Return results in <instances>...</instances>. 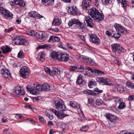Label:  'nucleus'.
<instances>
[{
	"instance_id": "7ed1b4c3",
	"label": "nucleus",
	"mask_w": 134,
	"mask_h": 134,
	"mask_svg": "<svg viewBox=\"0 0 134 134\" xmlns=\"http://www.w3.org/2000/svg\"><path fill=\"white\" fill-rule=\"evenodd\" d=\"M42 84L36 83L34 85L33 87H31L29 85H28L26 86V88L28 91L33 95H36L37 92L35 90L39 91L43 90Z\"/></svg>"
},
{
	"instance_id": "58836bf2",
	"label": "nucleus",
	"mask_w": 134,
	"mask_h": 134,
	"mask_svg": "<svg viewBox=\"0 0 134 134\" xmlns=\"http://www.w3.org/2000/svg\"><path fill=\"white\" fill-rule=\"evenodd\" d=\"M18 58H23L24 57V53H23L22 50H20L19 52L18 53Z\"/></svg>"
},
{
	"instance_id": "412c9836",
	"label": "nucleus",
	"mask_w": 134,
	"mask_h": 134,
	"mask_svg": "<svg viewBox=\"0 0 134 134\" xmlns=\"http://www.w3.org/2000/svg\"><path fill=\"white\" fill-rule=\"evenodd\" d=\"M1 48L4 53L10 52L12 50V48L10 47L7 45L1 47Z\"/></svg>"
},
{
	"instance_id": "c756f323",
	"label": "nucleus",
	"mask_w": 134,
	"mask_h": 134,
	"mask_svg": "<svg viewBox=\"0 0 134 134\" xmlns=\"http://www.w3.org/2000/svg\"><path fill=\"white\" fill-rule=\"evenodd\" d=\"M16 4L20 6L24 7L25 5V3L24 1L22 0H16Z\"/></svg>"
},
{
	"instance_id": "5fc2aeb1",
	"label": "nucleus",
	"mask_w": 134,
	"mask_h": 134,
	"mask_svg": "<svg viewBox=\"0 0 134 134\" xmlns=\"http://www.w3.org/2000/svg\"><path fill=\"white\" fill-rule=\"evenodd\" d=\"M94 5L98 7L100 3V2L99 0H95Z\"/></svg>"
},
{
	"instance_id": "2eb2a0df",
	"label": "nucleus",
	"mask_w": 134,
	"mask_h": 134,
	"mask_svg": "<svg viewBox=\"0 0 134 134\" xmlns=\"http://www.w3.org/2000/svg\"><path fill=\"white\" fill-rule=\"evenodd\" d=\"M86 21L88 26L91 28L94 26L92 20L89 16H86L85 18V21ZM85 23V22H84Z\"/></svg>"
},
{
	"instance_id": "c03bdc74",
	"label": "nucleus",
	"mask_w": 134,
	"mask_h": 134,
	"mask_svg": "<svg viewBox=\"0 0 134 134\" xmlns=\"http://www.w3.org/2000/svg\"><path fill=\"white\" fill-rule=\"evenodd\" d=\"M89 127L88 126H84L82 127L80 129V130L82 131H85L88 130V129Z\"/></svg>"
},
{
	"instance_id": "e433bc0d",
	"label": "nucleus",
	"mask_w": 134,
	"mask_h": 134,
	"mask_svg": "<svg viewBox=\"0 0 134 134\" xmlns=\"http://www.w3.org/2000/svg\"><path fill=\"white\" fill-rule=\"evenodd\" d=\"M126 85L129 88L133 89L134 90V84L130 82H127L126 83Z\"/></svg>"
},
{
	"instance_id": "680f3d73",
	"label": "nucleus",
	"mask_w": 134,
	"mask_h": 134,
	"mask_svg": "<svg viewBox=\"0 0 134 134\" xmlns=\"http://www.w3.org/2000/svg\"><path fill=\"white\" fill-rule=\"evenodd\" d=\"M52 112L53 113L55 114L57 116L59 112L54 109H51Z\"/></svg>"
},
{
	"instance_id": "4c0bfd02",
	"label": "nucleus",
	"mask_w": 134,
	"mask_h": 134,
	"mask_svg": "<svg viewBox=\"0 0 134 134\" xmlns=\"http://www.w3.org/2000/svg\"><path fill=\"white\" fill-rule=\"evenodd\" d=\"M114 26L116 31L118 32L122 26L120 24L117 23L115 24Z\"/></svg>"
},
{
	"instance_id": "774afa93",
	"label": "nucleus",
	"mask_w": 134,
	"mask_h": 134,
	"mask_svg": "<svg viewBox=\"0 0 134 134\" xmlns=\"http://www.w3.org/2000/svg\"><path fill=\"white\" fill-rule=\"evenodd\" d=\"M105 34L108 36H110L111 35V33L108 31H107L105 32Z\"/></svg>"
},
{
	"instance_id": "1a4fd4ad",
	"label": "nucleus",
	"mask_w": 134,
	"mask_h": 134,
	"mask_svg": "<svg viewBox=\"0 0 134 134\" xmlns=\"http://www.w3.org/2000/svg\"><path fill=\"white\" fill-rule=\"evenodd\" d=\"M90 40L91 42L95 44L96 45H99L100 41L99 38L96 35L91 34L89 36Z\"/></svg>"
},
{
	"instance_id": "4468645a",
	"label": "nucleus",
	"mask_w": 134,
	"mask_h": 134,
	"mask_svg": "<svg viewBox=\"0 0 134 134\" xmlns=\"http://www.w3.org/2000/svg\"><path fill=\"white\" fill-rule=\"evenodd\" d=\"M69 57L68 54L66 53H64L60 54L59 60L64 62H67L69 60Z\"/></svg>"
},
{
	"instance_id": "338daca9",
	"label": "nucleus",
	"mask_w": 134,
	"mask_h": 134,
	"mask_svg": "<svg viewBox=\"0 0 134 134\" xmlns=\"http://www.w3.org/2000/svg\"><path fill=\"white\" fill-rule=\"evenodd\" d=\"M84 93L86 94H90L89 91L88 90H85L83 91Z\"/></svg>"
},
{
	"instance_id": "a211bd4d",
	"label": "nucleus",
	"mask_w": 134,
	"mask_h": 134,
	"mask_svg": "<svg viewBox=\"0 0 134 134\" xmlns=\"http://www.w3.org/2000/svg\"><path fill=\"white\" fill-rule=\"evenodd\" d=\"M90 71L91 72H94L96 75H103L104 74V72L98 69L91 68Z\"/></svg>"
},
{
	"instance_id": "39448f33",
	"label": "nucleus",
	"mask_w": 134,
	"mask_h": 134,
	"mask_svg": "<svg viewBox=\"0 0 134 134\" xmlns=\"http://www.w3.org/2000/svg\"><path fill=\"white\" fill-rule=\"evenodd\" d=\"M0 14L6 19L11 18L13 15L12 13L2 7H0Z\"/></svg>"
},
{
	"instance_id": "473e14b6",
	"label": "nucleus",
	"mask_w": 134,
	"mask_h": 134,
	"mask_svg": "<svg viewBox=\"0 0 134 134\" xmlns=\"http://www.w3.org/2000/svg\"><path fill=\"white\" fill-rule=\"evenodd\" d=\"M77 68L80 70H87L90 71L91 68L88 66H84L83 65H80L79 66L78 65Z\"/></svg>"
},
{
	"instance_id": "dca6fc26",
	"label": "nucleus",
	"mask_w": 134,
	"mask_h": 134,
	"mask_svg": "<svg viewBox=\"0 0 134 134\" xmlns=\"http://www.w3.org/2000/svg\"><path fill=\"white\" fill-rule=\"evenodd\" d=\"M62 23V21L60 17L56 16L54 19L52 25L53 26H58L60 25Z\"/></svg>"
},
{
	"instance_id": "e2e57ef3",
	"label": "nucleus",
	"mask_w": 134,
	"mask_h": 134,
	"mask_svg": "<svg viewBox=\"0 0 134 134\" xmlns=\"http://www.w3.org/2000/svg\"><path fill=\"white\" fill-rule=\"evenodd\" d=\"M65 73H63L62 72L61 73L60 72V75H58V76H59L61 78H64L65 77V75H64Z\"/></svg>"
},
{
	"instance_id": "72a5a7b5",
	"label": "nucleus",
	"mask_w": 134,
	"mask_h": 134,
	"mask_svg": "<svg viewBox=\"0 0 134 134\" xmlns=\"http://www.w3.org/2000/svg\"><path fill=\"white\" fill-rule=\"evenodd\" d=\"M111 99H113L114 101L116 104L118 103H119L120 102H121V101L122 100L121 99L118 98L117 97H113L112 98H111L109 99L110 100Z\"/></svg>"
},
{
	"instance_id": "2f4dec72",
	"label": "nucleus",
	"mask_w": 134,
	"mask_h": 134,
	"mask_svg": "<svg viewBox=\"0 0 134 134\" xmlns=\"http://www.w3.org/2000/svg\"><path fill=\"white\" fill-rule=\"evenodd\" d=\"M119 105L118 107V108L119 109L121 110L124 108H125L126 107V105L124 102L123 101V100L120 102L119 103Z\"/></svg>"
},
{
	"instance_id": "8fccbe9b",
	"label": "nucleus",
	"mask_w": 134,
	"mask_h": 134,
	"mask_svg": "<svg viewBox=\"0 0 134 134\" xmlns=\"http://www.w3.org/2000/svg\"><path fill=\"white\" fill-rule=\"evenodd\" d=\"M77 69V68L75 66H70V70L71 72L75 71Z\"/></svg>"
},
{
	"instance_id": "603ef678",
	"label": "nucleus",
	"mask_w": 134,
	"mask_h": 134,
	"mask_svg": "<svg viewBox=\"0 0 134 134\" xmlns=\"http://www.w3.org/2000/svg\"><path fill=\"white\" fill-rule=\"evenodd\" d=\"M15 118L17 119H19L24 118V116L21 115L20 114H16Z\"/></svg>"
},
{
	"instance_id": "6e6552de",
	"label": "nucleus",
	"mask_w": 134,
	"mask_h": 134,
	"mask_svg": "<svg viewBox=\"0 0 134 134\" xmlns=\"http://www.w3.org/2000/svg\"><path fill=\"white\" fill-rule=\"evenodd\" d=\"M20 73L22 77L26 78L29 75L28 69L26 66H23L21 68L20 71Z\"/></svg>"
},
{
	"instance_id": "49530a36",
	"label": "nucleus",
	"mask_w": 134,
	"mask_h": 134,
	"mask_svg": "<svg viewBox=\"0 0 134 134\" xmlns=\"http://www.w3.org/2000/svg\"><path fill=\"white\" fill-rule=\"evenodd\" d=\"M16 0H14L13 1H11L10 2L11 5L12 6L14 7L15 8H17L18 7L17 6V4H16Z\"/></svg>"
},
{
	"instance_id": "ea45409f",
	"label": "nucleus",
	"mask_w": 134,
	"mask_h": 134,
	"mask_svg": "<svg viewBox=\"0 0 134 134\" xmlns=\"http://www.w3.org/2000/svg\"><path fill=\"white\" fill-rule=\"evenodd\" d=\"M79 26H80L79 28L80 29L82 30H85V27L84 26V25L80 21L79 23L78 24Z\"/></svg>"
},
{
	"instance_id": "aec40b11",
	"label": "nucleus",
	"mask_w": 134,
	"mask_h": 134,
	"mask_svg": "<svg viewBox=\"0 0 134 134\" xmlns=\"http://www.w3.org/2000/svg\"><path fill=\"white\" fill-rule=\"evenodd\" d=\"M76 83L81 86H82L85 83V81L82 79V76L81 75H80L78 76Z\"/></svg>"
},
{
	"instance_id": "864d4df0",
	"label": "nucleus",
	"mask_w": 134,
	"mask_h": 134,
	"mask_svg": "<svg viewBox=\"0 0 134 134\" xmlns=\"http://www.w3.org/2000/svg\"><path fill=\"white\" fill-rule=\"evenodd\" d=\"M117 90L120 92H122L124 91V89L123 87L119 86L117 88Z\"/></svg>"
},
{
	"instance_id": "bf43d9fd",
	"label": "nucleus",
	"mask_w": 134,
	"mask_h": 134,
	"mask_svg": "<svg viewBox=\"0 0 134 134\" xmlns=\"http://www.w3.org/2000/svg\"><path fill=\"white\" fill-rule=\"evenodd\" d=\"M128 99L131 101H134V95L129 96L128 97Z\"/></svg>"
},
{
	"instance_id": "423d86ee",
	"label": "nucleus",
	"mask_w": 134,
	"mask_h": 134,
	"mask_svg": "<svg viewBox=\"0 0 134 134\" xmlns=\"http://www.w3.org/2000/svg\"><path fill=\"white\" fill-rule=\"evenodd\" d=\"M96 80L98 82L103 83L105 85L111 86L114 84L112 80L105 77L97 78Z\"/></svg>"
},
{
	"instance_id": "a878e982",
	"label": "nucleus",
	"mask_w": 134,
	"mask_h": 134,
	"mask_svg": "<svg viewBox=\"0 0 134 134\" xmlns=\"http://www.w3.org/2000/svg\"><path fill=\"white\" fill-rule=\"evenodd\" d=\"M54 0H42L43 4L46 5H52L54 3Z\"/></svg>"
},
{
	"instance_id": "79ce46f5",
	"label": "nucleus",
	"mask_w": 134,
	"mask_h": 134,
	"mask_svg": "<svg viewBox=\"0 0 134 134\" xmlns=\"http://www.w3.org/2000/svg\"><path fill=\"white\" fill-rule=\"evenodd\" d=\"M103 103L102 100L100 99H97L96 100V104L98 105H100Z\"/></svg>"
},
{
	"instance_id": "b1692460",
	"label": "nucleus",
	"mask_w": 134,
	"mask_h": 134,
	"mask_svg": "<svg viewBox=\"0 0 134 134\" xmlns=\"http://www.w3.org/2000/svg\"><path fill=\"white\" fill-rule=\"evenodd\" d=\"M117 1L120 6H121L124 9L126 8L127 5V0H117Z\"/></svg>"
},
{
	"instance_id": "9d476101",
	"label": "nucleus",
	"mask_w": 134,
	"mask_h": 134,
	"mask_svg": "<svg viewBox=\"0 0 134 134\" xmlns=\"http://www.w3.org/2000/svg\"><path fill=\"white\" fill-rule=\"evenodd\" d=\"M55 105L57 108L60 111L63 112L67 110V108L61 102H56Z\"/></svg>"
},
{
	"instance_id": "6ab92c4d",
	"label": "nucleus",
	"mask_w": 134,
	"mask_h": 134,
	"mask_svg": "<svg viewBox=\"0 0 134 134\" xmlns=\"http://www.w3.org/2000/svg\"><path fill=\"white\" fill-rule=\"evenodd\" d=\"M69 112V111L68 110H66V113H60L59 112L56 116L58 119H62L64 118L69 116L68 113Z\"/></svg>"
},
{
	"instance_id": "a19ab883",
	"label": "nucleus",
	"mask_w": 134,
	"mask_h": 134,
	"mask_svg": "<svg viewBox=\"0 0 134 134\" xmlns=\"http://www.w3.org/2000/svg\"><path fill=\"white\" fill-rule=\"evenodd\" d=\"M38 118L39 119V120L40 122L41 123L44 124L46 123V121L43 118L42 116H38Z\"/></svg>"
},
{
	"instance_id": "f704fd0d",
	"label": "nucleus",
	"mask_w": 134,
	"mask_h": 134,
	"mask_svg": "<svg viewBox=\"0 0 134 134\" xmlns=\"http://www.w3.org/2000/svg\"><path fill=\"white\" fill-rule=\"evenodd\" d=\"M118 32L122 34H125L127 32V30L125 28L122 26Z\"/></svg>"
},
{
	"instance_id": "6e6d98bb",
	"label": "nucleus",
	"mask_w": 134,
	"mask_h": 134,
	"mask_svg": "<svg viewBox=\"0 0 134 134\" xmlns=\"http://www.w3.org/2000/svg\"><path fill=\"white\" fill-rule=\"evenodd\" d=\"M13 30V27H11L8 29H5V32H9Z\"/></svg>"
},
{
	"instance_id": "4be33fe9",
	"label": "nucleus",
	"mask_w": 134,
	"mask_h": 134,
	"mask_svg": "<svg viewBox=\"0 0 134 134\" xmlns=\"http://www.w3.org/2000/svg\"><path fill=\"white\" fill-rule=\"evenodd\" d=\"M105 117L107 119L108 121L113 122L115 121L114 116L109 113H107L105 115Z\"/></svg>"
},
{
	"instance_id": "f257e3e1",
	"label": "nucleus",
	"mask_w": 134,
	"mask_h": 134,
	"mask_svg": "<svg viewBox=\"0 0 134 134\" xmlns=\"http://www.w3.org/2000/svg\"><path fill=\"white\" fill-rule=\"evenodd\" d=\"M89 15L96 21L99 22L103 20L104 15L99 12L98 10L94 7L90 9L88 11Z\"/></svg>"
},
{
	"instance_id": "37998d69",
	"label": "nucleus",
	"mask_w": 134,
	"mask_h": 134,
	"mask_svg": "<svg viewBox=\"0 0 134 134\" xmlns=\"http://www.w3.org/2000/svg\"><path fill=\"white\" fill-rule=\"evenodd\" d=\"M55 37V36L54 35L51 36L49 38V39L48 40V41L51 43L54 42Z\"/></svg>"
},
{
	"instance_id": "f03ea898",
	"label": "nucleus",
	"mask_w": 134,
	"mask_h": 134,
	"mask_svg": "<svg viewBox=\"0 0 134 134\" xmlns=\"http://www.w3.org/2000/svg\"><path fill=\"white\" fill-rule=\"evenodd\" d=\"M27 34L31 36H36L37 40L40 42H43L48 37L47 35L44 33L40 32L38 33L33 30H31L28 31Z\"/></svg>"
},
{
	"instance_id": "69168bd1",
	"label": "nucleus",
	"mask_w": 134,
	"mask_h": 134,
	"mask_svg": "<svg viewBox=\"0 0 134 134\" xmlns=\"http://www.w3.org/2000/svg\"><path fill=\"white\" fill-rule=\"evenodd\" d=\"M115 62L116 63L118 64H120L121 63V62L118 58H116L115 60Z\"/></svg>"
},
{
	"instance_id": "7c9ffc66",
	"label": "nucleus",
	"mask_w": 134,
	"mask_h": 134,
	"mask_svg": "<svg viewBox=\"0 0 134 134\" xmlns=\"http://www.w3.org/2000/svg\"><path fill=\"white\" fill-rule=\"evenodd\" d=\"M72 9L70 11L71 13L73 15H75L77 14V8L75 6H72L71 7Z\"/></svg>"
},
{
	"instance_id": "c9c22d12",
	"label": "nucleus",
	"mask_w": 134,
	"mask_h": 134,
	"mask_svg": "<svg viewBox=\"0 0 134 134\" xmlns=\"http://www.w3.org/2000/svg\"><path fill=\"white\" fill-rule=\"evenodd\" d=\"M40 57L39 58L40 60L42 62H44L45 60V56L43 52H42L41 53H40Z\"/></svg>"
},
{
	"instance_id": "13d9d810",
	"label": "nucleus",
	"mask_w": 134,
	"mask_h": 134,
	"mask_svg": "<svg viewBox=\"0 0 134 134\" xmlns=\"http://www.w3.org/2000/svg\"><path fill=\"white\" fill-rule=\"evenodd\" d=\"M94 91L97 92L101 93L103 92V90H99L98 88H96L94 89Z\"/></svg>"
},
{
	"instance_id": "a18cd8bd",
	"label": "nucleus",
	"mask_w": 134,
	"mask_h": 134,
	"mask_svg": "<svg viewBox=\"0 0 134 134\" xmlns=\"http://www.w3.org/2000/svg\"><path fill=\"white\" fill-rule=\"evenodd\" d=\"M102 3L105 5L109 4L111 1L110 0H101Z\"/></svg>"
},
{
	"instance_id": "de8ad7c7",
	"label": "nucleus",
	"mask_w": 134,
	"mask_h": 134,
	"mask_svg": "<svg viewBox=\"0 0 134 134\" xmlns=\"http://www.w3.org/2000/svg\"><path fill=\"white\" fill-rule=\"evenodd\" d=\"M113 36L115 38L118 39L121 36V35L119 32H118V33L114 34Z\"/></svg>"
},
{
	"instance_id": "9b49d317",
	"label": "nucleus",
	"mask_w": 134,
	"mask_h": 134,
	"mask_svg": "<svg viewBox=\"0 0 134 134\" xmlns=\"http://www.w3.org/2000/svg\"><path fill=\"white\" fill-rule=\"evenodd\" d=\"M1 74L2 75L3 78L7 79L11 78V74L9 70L5 69H2L1 72Z\"/></svg>"
},
{
	"instance_id": "09e8293b",
	"label": "nucleus",
	"mask_w": 134,
	"mask_h": 134,
	"mask_svg": "<svg viewBox=\"0 0 134 134\" xmlns=\"http://www.w3.org/2000/svg\"><path fill=\"white\" fill-rule=\"evenodd\" d=\"M95 82L94 81L91 80L88 82V85L90 87H91L92 85H94Z\"/></svg>"
},
{
	"instance_id": "f8f14e48",
	"label": "nucleus",
	"mask_w": 134,
	"mask_h": 134,
	"mask_svg": "<svg viewBox=\"0 0 134 134\" xmlns=\"http://www.w3.org/2000/svg\"><path fill=\"white\" fill-rule=\"evenodd\" d=\"M91 5V0H83L81 7L84 9H87Z\"/></svg>"
},
{
	"instance_id": "c85d7f7f",
	"label": "nucleus",
	"mask_w": 134,
	"mask_h": 134,
	"mask_svg": "<svg viewBox=\"0 0 134 134\" xmlns=\"http://www.w3.org/2000/svg\"><path fill=\"white\" fill-rule=\"evenodd\" d=\"M59 54L58 52L53 51L52 52L51 54L52 58L54 60H58L59 57H58Z\"/></svg>"
},
{
	"instance_id": "cd10ccee",
	"label": "nucleus",
	"mask_w": 134,
	"mask_h": 134,
	"mask_svg": "<svg viewBox=\"0 0 134 134\" xmlns=\"http://www.w3.org/2000/svg\"><path fill=\"white\" fill-rule=\"evenodd\" d=\"M42 90L43 91H49L51 89V87L47 84H42Z\"/></svg>"
},
{
	"instance_id": "393cba45",
	"label": "nucleus",
	"mask_w": 134,
	"mask_h": 134,
	"mask_svg": "<svg viewBox=\"0 0 134 134\" xmlns=\"http://www.w3.org/2000/svg\"><path fill=\"white\" fill-rule=\"evenodd\" d=\"M70 105L72 107L74 108L75 109L78 110H80L79 105L76 102L70 101Z\"/></svg>"
},
{
	"instance_id": "ddd939ff",
	"label": "nucleus",
	"mask_w": 134,
	"mask_h": 134,
	"mask_svg": "<svg viewBox=\"0 0 134 134\" xmlns=\"http://www.w3.org/2000/svg\"><path fill=\"white\" fill-rule=\"evenodd\" d=\"M28 16L30 17L37 19L43 18V16L40 15L35 11L30 12L28 13Z\"/></svg>"
},
{
	"instance_id": "bb28decb",
	"label": "nucleus",
	"mask_w": 134,
	"mask_h": 134,
	"mask_svg": "<svg viewBox=\"0 0 134 134\" xmlns=\"http://www.w3.org/2000/svg\"><path fill=\"white\" fill-rule=\"evenodd\" d=\"M60 71L58 68H54L53 69V70L51 71V75H60Z\"/></svg>"
},
{
	"instance_id": "0eeeda50",
	"label": "nucleus",
	"mask_w": 134,
	"mask_h": 134,
	"mask_svg": "<svg viewBox=\"0 0 134 134\" xmlns=\"http://www.w3.org/2000/svg\"><path fill=\"white\" fill-rule=\"evenodd\" d=\"M13 42L16 44L25 45L27 42L26 39L22 38L20 36H16L14 37L13 38Z\"/></svg>"
},
{
	"instance_id": "f3484780",
	"label": "nucleus",
	"mask_w": 134,
	"mask_h": 134,
	"mask_svg": "<svg viewBox=\"0 0 134 134\" xmlns=\"http://www.w3.org/2000/svg\"><path fill=\"white\" fill-rule=\"evenodd\" d=\"M14 91L16 94L20 95H24L25 92L24 90L20 87H16Z\"/></svg>"
},
{
	"instance_id": "4d7b16f0",
	"label": "nucleus",
	"mask_w": 134,
	"mask_h": 134,
	"mask_svg": "<svg viewBox=\"0 0 134 134\" xmlns=\"http://www.w3.org/2000/svg\"><path fill=\"white\" fill-rule=\"evenodd\" d=\"M45 114L47 116H48L50 119H53V117L52 116H50V114L47 111H46L45 113Z\"/></svg>"
},
{
	"instance_id": "20e7f679",
	"label": "nucleus",
	"mask_w": 134,
	"mask_h": 134,
	"mask_svg": "<svg viewBox=\"0 0 134 134\" xmlns=\"http://www.w3.org/2000/svg\"><path fill=\"white\" fill-rule=\"evenodd\" d=\"M113 53L117 56H119L122 51V48L119 43H114L111 46Z\"/></svg>"
},
{
	"instance_id": "3c124183",
	"label": "nucleus",
	"mask_w": 134,
	"mask_h": 134,
	"mask_svg": "<svg viewBox=\"0 0 134 134\" xmlns=\"http://www.w3.org/2000/svg\"><path fill=\"white\" fill-rule=\"evenodd\" d=\"M44 69L45 71L47 73H48L50 74L51 76V73L52 71L48 67H44Z\"/></svg>"
},
{
	"instance_id": "5701e85b",
	"label": "nucleus",
	"mask_w": 134,
	"mask_h": 134,
	"mask_svg": "<svg viewBox=\"0 0 134 134\" xmlns=\"http://www.w3.org/2000/svg\"><path fill=\"white\" fill-rule=\"evenodd\" d=\"M80 21L78 19L73 18L71 19L68 23V24L70 27L72 26L73 24L78 25Z\"/></svg>"
},
{
	"instance_id": "052dcab7",
	"label": "nucleus",
	"mask_w": 134,
	"mask_h": 134,
	"mask_svg": "<svg viewBox=\"0 0 134 134\" xmlns=\"http://www.w3.org/2000/svg\"><path fill=\"white\" fill-rule=\"evenodd\" d=\"M93 99L92 98H89L88 100V103L90 104L94 102Z\"/></svg>"
},
{
	"instance_id": "0e129e2a",
	"label": "nucleus",
	"mask_w": 134,
	"mask_h": 134,
	"mask_svg": "<svg viewBox=\"0 0 134 134\" xmlns=\"http://www.w3.org/2000/svg\"><path fill=\"white\" fill-rule=\"evenodd\" d=\"M60 40V38L59 37L55 36V42H59Z\"/></svg>"
}]
</instances>
